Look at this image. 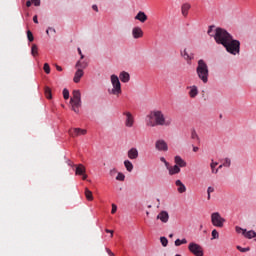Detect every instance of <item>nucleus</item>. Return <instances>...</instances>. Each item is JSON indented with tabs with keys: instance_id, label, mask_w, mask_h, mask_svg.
<instances>
[{
	"instance_id": "obj_1",
	"label": "nucleus",
	"mask_w": 256,
	"mask_h": 256,
	"mask_svg": "<svg viewBox=\"0 0 256 256\" xmlns=\"http://www.w3.org/2000/svg\"><path fill=\"white\" fill-rule=\"evenodd\" d=\"M173 119L165 116L161 110L151 111L147 115L146 125L147 127H171Z\"/></svg>"
},
{
	"instance_id": "obj_2",
	"label": "nucleus",
	"mask_w": 256,
	"mask_h": 256,
	"mask_svg": "<svg viewBox=\"0 0 256 256\" xmlns=\"http://www.w3.org/2000/svg\"><path fill=\"white\" fill-rule=\"evenodd\" d=\"M213 29H215V26H210L208 29V35L210 37H214L216 43L218 45H226L228 41L231 40L233 36L227 32V30L223 28H216L213 33Z\"/></svg>"
},
{
	"instance_id": "obj_3",
	"label": "nucleus",
	"mask_w": 256,
	"mask_h": 256,
	"mask_svg": "<svg viewBox=\"0 0 256 256\" xmlns=\"http://www.w3.org/2000/svg\"><path fill=\"white\" fill-rule=\"evenodd\" d=\"M196 73L199 79L203 83H208L209 81V66L205 63V60L201 59L198 61V66L196 68Z\"/></svg>"
},
{
	"instance_id": "obj_4",
	"label": "nucleus",
	"mask_w": 256,
	"mask_h": 256,
	"mask_svg": "<svg viewBox=\"0 0 256 256\" xmlns=\"http://www.w3.org/2000/svg\"><path fill=\"white\" fill-rule=\"evenodd\" d=\"M225 47L227 53H230V55H239L241 53V42L239 40H235L230 38V40L223 45Z\"/></svg>"
},
{
	"instance_id": "obj_5",
	"label": "nucleus",
	"mask_w": 256,
	"mask_h": 256,
	"mask_svg": "<svg viewBox=\"0 0 256 256\" xmlns=\"http://www.w3.org/2000/svg\"><path fill=\"white\" fill-rule=\"evenodd\" d=\"M111 84L113 86L112 89L108 90L109 95H115L116 97H119L123 91L121 90V82L119 81V77L115 74L111 75Z\"/></svg>"
},
{
	"instance_id": "obj_6",
	"label": "nucleus",
	"mask_w": 256,
	"mask_h": 256,
	"mask_svg": "<svg viewBox=\"0 0 256 256\" xmlns=\"http://www.w3.org/2000/svg\"><path fill=\"white\" fill-rule=\"evenodd\" d=\"M70 105L74 113H79V108L81 107V91L74 90L72 92V97L70 99Z\"/></svg>"
},
{
	"instance_id": "obj_7",
	"label": "nucleus",
	"mask_w": 256,
	"mask_h": 256,
	"mask_svg": "<svg viewBox=\"0 0 256 256\" xmlns=\"http://www.w3.org/2000/svg\"><path fill=\"white\" fill-rule=\"evenodd\" d=\"M225 221V218H223L219 212H213L211 214V223L214 227L222 229L225 225Z\"/></svg>"
},
{
	"instance_id": "obj_8",
	"label": "nucleus",
	"mask_w": 256,
	"mask_h": 256,
	"mask_svg": "<svg viewBox=\"0 0 256 256\" xmlns=\"http://www.w3.org/2000/svg\"><path fill=\"white\" fill-rule=\"evenodd\" d=\"M188 250L190 253L194 254L195 256H203V247L195 242H192L188 245Z\"/></svg>"
},
{
	"instance_id": "obj_9",
	"label": "nucleus",
	"mask_w": 256,
	"mask_h": 256,
	"mask_svg": "<svg viewBox=\"0 0 256 256\" xmlns=\"http://www.w3.org/2000/svg\"><path fill=\"white\" fill-rule=\"evenodd\" d=\"M123 117H124V125L125 127L131 128L133 127V125H135V117L133 116V114L129 111H124L122 113Z\"/></svg>"
},
{
	"instance_id": "obj_10",
	"label": "nucleus",
	"mask_w": 256,
	"mask_h": 256,
	"mask_svg": "<svg viewBox=\"0 0 256 256\" xmlns=\"http://www.w3.org/2000/svg\"><path fill=\"white\" fill-rule=\"evenodd\" d=\"M181 57L187 61L188 65H191V61L195 59V55L193 53H190L187 51V49L180 51Z\"/></svg>"
},
{
	"instance_id": "obj_11",
	"label": "nucleus",
	"mask_w": 256,
	"mask_h": 256,
	"mask_svg": "<svg viewBox=\"0 0 256 256\" xmlns=\"http://www.w3.org/2000/svg\"><path fill=\"white\" fill-rule=\"evenodd\" d=\"M155 148L157 149V151H169V146L167 145V142H165V140L163 139L156 141Z\"/></svg>"
},
{
	"instance_id": "obj_12",
	"label": "nucleus",
	"mask_w": 256,
	"mask_h": 256,
	"mask_svg": "<svg viewBox=\"0 0 256 256\" xmlns=\"http://www.w3.org/2000/svg\"><path fill=\"white\" fill-rule=\"evenodd\" d=\"M161 223H169V212L162 210L156 217Z\"/></svg>"
},
{
	"instance_id": "obj_13",
	"label": "nucleus",
	"mask_w": 256,
	"mask_h": 256,
	"mask_svg": "<svg viewBox=\"0 0 256 256\" xmlns=\"http://www.w3.org/2000/svg\"><path fill=\"white\" fill-rule=\"evenodd\" d=\"M71 137H78V135H87V130L81 128H74L69 130Z\"/></svg>"
},
{
	"instance_id": "obj_14",
	"label": "nucleus",
	"mask_w": 256,
	"mask_h": 256,
	"mask_svg": "<svg viewBox=\"0 0 256 256\" xmlns=\"http://www.w3.org/2000/svg\"><path fill=\"white\" fill-rule=\"evenodd\" d=\"M132 36L134 39H141V37H143V30L141 27H134L132 29Z\"/></svg>"
},
{
	"instance_id": "obj_15",
	"label": "nucleus",
	"mask_w": 256,
	"mask_h": 256,
	"mask_svg": "<svg viewBox=\"0 0 256 256\" xmlns=\"http://www.w3.org/2000/svg\"><path fill=\"white\" fill-rule=\"evenodd\" d=\"M188 89H190L188 95L191 99H195V97H197V95H199V89L197 88V86L193 85L188 87Z\"/></svg>"
},
{
	"instance_id": "obj_16",
	"label": "nucleus",
	"mask_w": 256,
	"mask_h": 256,
	"mask_svg": "<svg viewBox=\"0 0 256 256\" xmlns=\"http://www.w3.org/2000/svg\"><path fill=\"white\" fill-rule=\"evenodd\" d=\"M136 21H140V23H145L147 21L148 17L147 14L143 11H139L137 15L135 16Z\"/></svg>"
},
{
	"instance_id": "obj_17",
	"label": "nucleus",
	"mask_w": 256,
	"mask_h": 256,
	"mask_svg": "<svg viewBox=\"0 0 256 256\" xmlns=\"http://www.w3.org/2000/svg\"><path fill=\"white\" fill-rule=\"evenodd\" d=\"M119 79L122 83H129V81L131 80V76L128 72L123 71L120 73Z\"/></svg>"
},
{
	"instance_id": "obj_18",
	"label": "nucleus",
	"mask_w": 256,
	"mask_h": 256,
	"mask_svg": "<svg viewBox=\"0 0 256 256\" xmlns=\"http://www.w3.org/2000/svg\"><path fill=\"white\" fill-rule=\"evenodd\" d=\"M83 75H85L83 70L77 68V71L75 72L74 78H73L74 83H79V81H81V77H83Z\"/></svg>"
},
{
	"instance_id": "obj_19",
	"label": "nucleus",
	"mask_w": 256,
	"mask_h": 256,
	"mask_svg": "<svg viewBox=\"0 0 256 256\" xmlns=\"http://www.w3.org/2000/svg\"><path fill=\"white\" fill-rule=\"evenodd\" d=\"M175 185L177 187L178 193H185V191H187V187H185V184H183L181 180H176Z\"/></svg>"
},
{
	"instance_id": "obj_20",
	"label": "nucleus",
	"mask_w": 256,
	"mask_h": 256,
	"mask_svg": "<svg viewBox=\"0 0 256 256\" xmlns=\"http://www.w3.org/2000/svg\"><path fill=\"white\" fill-rule=\"evenodd\" d=\"M166 169H168L169 175H177V173H181V168L180 166H177V165H174L172 167L168 165V168Z\"/></svg>"
},
{
	"instance_id": "obj_21",
	"label": "nucleus",
	"mask_w": 256,
	"mask_h": 256,
	"mask_svg": "<svg viewBox=\"0 0 256 256\" xmlns=\"http://www.w3.org/2000/svg\"><path fill=\"white\" fill-rule=\"evenodd\" d=\"M128 157L130 159H137L139 157V151L137 150V148H131L128 151Z\"/></svg>"
},
{
	"instance_id": "obj_22",
	"label": "nucleus",
	"mask_w": 256,
	"mask_h": 256,
	"mask_svg": "<svg viewBox=\"0 0 256 256\" xmlns=\"http://www.w3.org/2000/svg\"><path fill=\"white\" fill-rule=\"evenodd\" d=\"M174 161L178 167H187V162L181 156H175Z\"/></svg>"
},
{
	"instance_id": "obj_23",
	"label": "nucleus",
	"mask_w": 256,
	"mask_h": 256,
	"mask_svg": "<svg viewBox=\"0 0 256 256\" xmlns=\"http://www.w3.org/2000/svg\"><path fill=\"white\" fill-rule=\"evenodd\" d=\"M189 9H191V4L185 3L181 7L183 17H187L189 15Z\"/></svg>"
},
{
	"instance_id": "obj_24",
	"label": "nucleus",
	"mask_w": 256,
	"mask_h": 256,
	"mask_svg": "<svg viewBox=\"0 0 256 256\" xmlns=\"http://www.w3.org/2000/svg\"><path fill=\"white\" fill-rule=\"evenodd\" d=\"M243 235L244 237H246V239L256 238V232L253 230H250V231L243 230Z\"/></svg>"
},
{
	"instance_id": "obj_25",
	"label": "nucleus",
	"mask_w": 256,
	"mask_h": 256,
	"mask_svg": "<svg viewBox=\"0 0 256 256\" xmlns=\"http://www.w3.org/2000/svg\"><path fill=\"white\" fill-rule=\"evenodd\" d=\"M88 65H89V64L87 63V61H81V60H79V61L76 63L75 67H76V69H81V70L83 71V69H87Z\"/></svg>"
},
{
	"instance_id": "obj_26",
	"label": "nucleus",
	"mask_w": 256,
	"mask_h": 256,
	"mask_svg": "<svg viewBox=\"0 0 256 256\" xmlns=\"http://www.w3.org/2000/svg\"><path fill=\"white\" fill-rule=\"evenodd\" d=\"M86 169L83 164H79L76 166V175H83L85 173Z\"/></svg>"
},
{
	"instance_id": "obj_27",
	"label": "nucleus",
	"mask_w": 256,
	"mask_h": 256,
	"mask_svg": "<svg viewBox=\"0 0 256 256\" xmlns=\"http://www.w3.org/2000/svg\"><path fill=\"white\" fill-rule=\"evenodd\" d=\"M124 167H126V171H128L129 173L133 171V163H131V161L129 160L124 161Z\"/></svg>"
},
{
	"instance_id": "obj_28",
	"label": "nucleus",
	"mask_w": 256,
	"mask_h": 256,
	"mask_svg": "<svg viewBox=\"0 0 256 256\" xmlns=\"http://www.w3.org/2000/svg\"><path fill=\"white\" fill-rule=\"evenodd\" d=\"M85 197L87 199V201H93V192H91V190H89V188H85Z\"/></svg>"
},
{
	"instance_id": "obj_29",
	"label": "nucleus",
	"mask_w": 256,
	"mask_h": 256,
	"mask_svg": "<svg viewBox=\"0 0 256 256\" xmlns=\"http://www.w3.org/2000/svg\"><path fill=\"white\" fill-rule=\"evenodd\" d=\"M44 93H45V97L48 99H53V95L51 93V88H49V86H46L44 88Z\"/></svg>"
},
{
	"instance_id": "obj_30",
	"label": "nucleus",
	"mask_w": 256,
	"mask_h": 256,
	"mask_svg": "<svg viewBox=\"0 0 256 256\" xmlns=\"http://www.w3.org/2000/svg\"><path fill=\"white\" fill-rule=\"evenodd\" d=\"M31 53L33 57H37V55H39V48L36 46V44L32 45Z\"/></svg>"
},
{
	"instance_id": "obj_31",
	"label": "nucleus",
	"mask_w": 256,
	"mask_h": 256,
	"mask_svg": "<svg viewBox=\"0 0 256 256\" xmlns=\"http://www.w3.org/2000/svg\"><path fill=\"white\" fill-rule=\"evenodd\" d=\"M160 243L162 247H167V245H169V240H167V237L162 236L160 237Z\"/></svg>"
},
{
	"instance_id": "obj_32",
	"label": "nucleus",
	"mask_w": 256,
	"mask_h": 256,
	"mask_svg": "<svg viewBox=\"0 0 256 256\" xmlns=\"http://www.w3.org/2000/svg\"><path fill=\"white\" fill-rule=\"evenodd\" d=\"M218 165V163L217 162H213V160H212V162H211V164H210V167H211V169H212V173H214L215 175H217V173H219V169H216L215 170V167Z\"/></svg>"
},
{
	"instance_id": "obj_33",
	"label": "nucleus",
	"mask_w": 256,
	"mask_h": 256,
	"mask_svg": "<svg viewBox=\"0 0 256 256\" xmlns=\"http://www.w3.org/2000/svg\"><path fill=\"white\" fill-rule=\"evenodd\" d=\"M27 37H28V41H30V43H32V41H35V37H33V33L31 32V30L27 31Z\"/></svg>"
},
{
	"instance_id": "obj_34",
	"label": "nucleus",
	"mask_w": 256,
	"mask_h": 256,
	"mask_svg": "<svg viewBox=\"0 0 256 256\" xmlns=\"http://www.w3.org/2000/svg\"><path fill=\"white\" fill-rule=\"evenodd\" d=\"M222 165L223 167H231V159L225 158Z\"/></svg>"
},
{
	"instance_id": "obj_35",
	"label": "nucleus",
	"mask_w": 256,
	"mask_h": 256,
	"mask_svg": "<svg viewBox=\"0 0 256 256\" xmlns=\"http://www.w3.org/2000/svg\"><path fill=\"white\" fill-rule=\"evenodd\" d=\"M117 181H125V174L119 172L117 177H116Z\"/></svg>"
},
{
	"instance_id": "obj_36",
	"label": "nucleus",
	"mask_w": 256,
	"mask_h": 256,
	"mask_svg": "<svg viewBox=\"0 0 256 256\" xmlns=\"http://www.w3.org/2000/svg\"><path fill=\"white\" fill-rule=\"evenodd\" d=\"M219 238V232L217 231V229L212 230V240L213 239H218Z\"/></svg>"
},
{
	"instance_id": "obj_37",
	"label": "nucleus",
	"mask_w": 256,
	"mask_h": 256,
	"mask_svg": "<svg viewBox=\"0 0 256 256\" xmlns=\"http://www.w3.org/2000/svg\"><path fill=\"white\" fill-rule=\"evenodd\" d=\"M236 249H238V251H240L241 253H247V251H250V248H243L241 246H237Z\"/></svg>"
},
{
	"instance_id": "obj_38",
	"label": "nucleus",
	"mask_w": 256,
	"mask_h": 256,
	"mask_svg": "<svg viewBox=\"0 0 256 256\" xmlns=\"http://www.w3.org/2000/svg\"><path fill=\"white\" fill-rule=\"evenodd\" d=\"M44 71L47 75H49V73H51V67H49V64H47V63L44 64Z\"/></svg>"
},
{
	"instance_id": "obj_39",
	"label": "nucleus",
	"mask_w": 256,
	"mask_h": 256,
	"mask_svg": "<svg viewBox=\"0 0 256 256\" xmlns=\"http://www.w3.org/2000/svg\"><path fill=\"white\" fill-rule=\"evenodd\" d=\"M215 191V188L209 186L207 189V193H208V200L211 199V193H213Z\"/></svg>"
},
{
	"instance_id": "obj_40",
	"label": "nucleus",
	"mask_w": 256,
	"mask_h": 256,
	"mask_svg": "<svg viewBox=\"0 0 256 256\" xmlns=\"http://www.w3.org/2000/svg\"><path fill=\"white\" fill-rule=\"evenodd\" d=\"M63 97L64 99H69V90L67 88H64L63 90Z\"/></svg>"
},
{
	"instance_id": "obj_41",
	"label": "nucleus",
	"mask_w": 256,
	"mask_h": 256,
	"mask_svg": "<svg viewBox=\"0 0 256 256\" xmlns=\"http://www.w3.org/2000/svg\"><path fill=\"white\" fill-rule=\"evenodd\" d=\"M160 161H161L162 163H164V165H165L166 168H169V162H167V160L165 159V157H161V158H160Z\"/></svg>"
},
{
	"instance_id": "obj_42",
	"label": "nucleus",
	"mask_w": 256,
	"mask_h": 256,
	"mask_svg": "<svg viewBox=\"0 0 256 256\" xmlns=\"http://www.w3.org/2000/svg\"><path fill=\"white\" fill-rule=\"evenodd\" d=\"M191 137H192V139H197V140H199V135H197V132H196L195 130L192 131Z\"/></svg>"
},
{
	"instance_id": "obj_43",
	"label": "nucleus",
	"mask_w": 256,
	"mask_h": 256,
	"mask_svg": "<svg viewBox=\"0 0 256 256\" xmlns=\"http://www.w3.org/2000/svg\"><path fill=\"white\" fill-rule=\"evenodd\" d=\"M109 175L111 177H115V175H117V170L115 168L111 169L110 172H109Z\"/></svg>"
},
{
	"instance_id": "obj_44",
	"label": "nucleus",
	"mask_w": 256,
	"mask_h": 256,
	"mask_svg": "<svg viewBox=\"0 0 256 256\" xmlns=\"http://www.w3.org/2000/svg\"><path fill=\"white\" fill-rule=\"evenodd\" d=\"M49 31H50V33H53V34L57 33V31L55 30V28L49 27V28L46 30L47 35H49Z\"/></svg>"
},
{
	"instance_id": "obj_45",
	"label": "nucleus",
	"mask_w": 256,
	"mask_h": 256,
	"mask_svg": "<svg viewBox=\"0 0 256 256\" xmlns=\"http://www.w3.org/2000/svg\"><path fill=\"white\" fill-rule=\"evenodd\" d=\"M236 233H242V235H243V231H247L246 229H243V228H241V227H239V226H236Z\"/></svg>"
},
{
	"instance_id": "obj_46",
	"label": "nucleus",
	"mask_w": 256,
	"mask_h": 256,
	"mask_svg": "<svg viewBox=\"0 0 256 256\" xmlns=\"http://www.w3.org/2000/svg\"><path fill=\"white\" fill-rule=\"evenodd\" d=\"M35 7H39L41 5V0H31Z\"/></svg>"
},
{
	"instance_id": "obj_47",
	"label": "nucleus",
	"mask_w": 256,
	"mask_h": 256,
	"mask_svg": "<svg viewBox=\"0 0 256 256\" xmlns=\"http://www.w3.org/2000/svg\"><path fill=\"white\" fill-rule=\"evenodd\" d=\"M112 215H114V213H117V205L112 204V210H111Z\"/></svg>"
},
{
	"instance_id": "obj_48",
	"label": "nucleus",
	"mask_w": 256,
	"mask_h": 256,
	"mask_svg": "<svg viewBox=\"0 0 256 256\" xmlns=\"http://www.w3.org/2000/svg\"><path fill=\"white\" fill-rule=\"evenodd\" d=\"M78 53L80 55V59H85V55H83V52H81V48H78Z\"/></svg>"
},
{
	"instance_id": "obj_49",
	"label": "nucleus",
	"mask_w": 256,
	"mask_h": 256,
	"mask_svg": "<svg viewBox=\"0 0 256 256\" xmlns=\"http://www.w3.org/2000/svg\"><path fill=\"white\" fill-rule=\"evenodd\" d=\"M180 245H182L181 239H177V240L175 241V246H176V247H180Z\"/></svg>"
},
{
	"instance_id": "obj_50",
	"label": "nucleus",
	"mask_w": 256,
	"mask_h": 256,
	"mask_svg": "<svg viewBox=\"0 0 256 256\" xmlns=\"http://www.w3.org/2000/svg\"><path fill=\"white\" fill-rule=\"evenodd\" d=\"M106 252L108 253L109 256H115L114 253H112L111 249L106 248Z\"/></svg>"
},
{
	"instance_id": "obj_51",
	"label": "nucleus",
	"mask_w": 256,
	"mask_h": 256,
	"mask_svg": "<svg viewBox=\"0 0 256 256\" xmlns=\"http://www.w3.org/2000/svg\"><path fill=\"white\" fill-rule=\"evenodd\" d=\"M92 9L94 10V11H96V13H99V8L97 7V5H93L92 6Z\"/></svg>"
},
{
	"instance_id": "obj_52",
	"label": "nucleus",
	"mask_w": 256,
	"mask_h": 256,
	"mask_svg": "<svg viewBox=\"0 0 256 256\" xmlns=\"http://www.w3.org/2000/svg\"><path fill=\"white\" fill-rule=\"evenodd\" d=\"M33 22H34V23H39V20L37 19V15H35V16L33 17Z\"/></svg>"
},
{
	"instance_id": "obj_53",
	"label": "nucleus",
	"mask_w": 256,
	"mask_h": 256,
	"mask_svg": "<svg viewBox=\"0 0 256 256\" xmlns=\"http://www.w3.org/2000/svg\"><path fill=\"white\" fill-rule=\"evenodd\" d=\"M181 243H182V245H187V239L183 238V239L181 240Z\"/></svg>"
},
{
	"instance_id": "obj_54",
	"label": "nucleus",
	"mask_w": 256,
	"mask_h": 256,
	"mask_svg": "<svg viewBox=\"0 0 256 256\" xmlns=\"http://www.w3.org/2000/svg\"><path fill=\"white\" fill-rule=\"evenodd\" d=\"M56 69H57V71H63V68L59 65H56Z\"/></svg>"
},
{
	"instance_id": "obj_55",
	"label": "nucleus",
	"mask_w": 256,
	"mask_h": 256,
	"mask_svg": "<svg viewBox=\"0 0 256 256\" xmlns=\"http://www.w3.org/2000/svg\"><path fill=\"white\" fill-rule=\"evenodd\" d=\"M106 233H111V237H113V230L106 229Z\"/></svg>"
},
{
	"instance_id": "obj_56",
	"label": "nucleus",
	"mask_w": 256,
	"mask_h": 256,
	"mask_svg": "<svg viewBox=\"0 0 256 256\" xmlns=\"http://www.w3.org/2000/svg\"><path fill=\"white\" fill-rule=\"evenodd\" d=\"M31 4H32V1H29V0H28V1L26 2V7H30Z\"/></svg>"
},
{
	"instance_id": "obj_57",
	"label": "nucleus",
	"mask_w": 256,
	"mask_h": 256,
	"mask_svg": "<svg viewBox=\"0 0 256 256\" xmlns=\"http://www.w3.org/2000/svg\"><path fill=\"white\" fill-rule=\"evenodd\" d=\"M193 151H194V153H197V151H199V147H197V146L193 147Z\"/></svg>"
},
{
	"instance_id": "obj_58",
	"label": "nucleus",
	"mask_w": 256,
	"mask_h": 256,
	"mask_svg": "<svg viewBox=\"0 0 256 256\" xmlns=\"http://www.w3.org/2000/svg\"><path fill=\"white\" fill-rule=\"evenodd\" d=\"M82 175H83L82 179H83V181H85L87 179V174H82Z\"/></svg>"
},
{
	"instance_id": "obj_59",
	"label": "nucleus",
	"mask_w": 256,
	"mask_h": 256,
	"mask_svg": "<svg viewBox=\"0 0 256 256\" xmlns=\"http://www.w3.org/2000/svg\"><path fill=\"white\" fill-rule=\"evenodd\" d=\"M217 169H218V171H219V169H223V164L220 165Z\"/></svg>"
},
{
	"instance_id": "obj_60",
	"label": "nucleus",
	"mask_w": 256,
	"mask_h": 256,
	"mask_svg": "<svg viewBox=\"0 0 256 256\" xmlns=\"http://www.w3.org/2000/svg\"><path fill=\"white\" fill-rule=\"evenodd\" d=\"M169 237H170V239H173V234H170Z\"/></svg>"
},
{
	"instance_id": "obj_61",
	"label": "nucleus",
	"mask_w": 256,
	"mask_h": 256,
	"mask_svg": "<svg viewBox=\"0 0 256 256\" xmlns=\"http://www.w3.org/2000/svg\"><path fill=\"white\" fill-rule=\"evenodd\" d=\"M200 229H203V225H200Z\"/></svg>"
},
{
	"instance_id": "obj_62",
	"label": "nucleus",
	"mask_w": 256,
	"mask_h": 256,
	"mask_svg": "<svg viewBox=\"0 0 256 256\" xmlns=\"http://www.w3.org/2000/svg\"><path fill=\"white\" fill-rule=\"evenodd\" d=\"M146 215H149V212H146Z\"/></svg>"
},
{
	"instance_id": "obj_63",
	"label": "nucleus",
	"mask_w": 256,
	"mask_h": 256,
	"mask_svg": "<svg viewBox=\"0 0 256 256\" xmlns=\"http://www.w3.org/2000/svg\"><path fill=\"white\" fill-rule=\"evenodd\" d=\"M148 208H151V205H149Z\"/></svg>"
}]
</instances>
